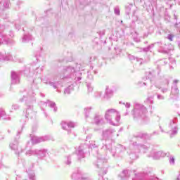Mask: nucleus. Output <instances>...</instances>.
Wrapping results in <instances>:
<instances>
[{
  "instance_id": "1",
  "label": "nucleus",
  "mask_w": 180,
  "mask_h": 180,
  "mask_svg": "<svg viewBox=\"0 0 180 180\" xmlns=\"http://www.w3.org/2000/svg\"><path fill=\"white\" fill-rule=\"evenodd\" d=\"M172 162H174V159H172Z\"/></svg>"
}]
</instances>
